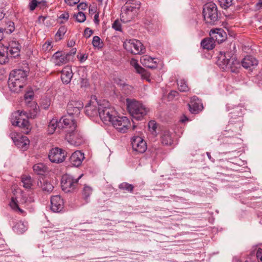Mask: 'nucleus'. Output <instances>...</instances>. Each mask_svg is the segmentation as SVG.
I'll return each mask as SVG.
<instances>
[{
    "label": "nucleus",
    "mask_w": 262,
    "mask_h": 262,
    "mask_svg": "<svg viewBox=\"0 0 262 262\" xmlns=\"http://www.w3.org/2000/svg\"><path fill=\"white\" fill-rule=\"evenodd\" d=\"M64 125L62 126L66 133V139L71 145L78 146L84 143V139L80 132L76 130V124L72 118L65 117L61 119Z\"/></svg>",
    "instance_id": "obj_1"
},
{
    "label": "nucleus",
    "mask_w": 262,
    "mask_h": 262,
    "mask_svg": "<svg viewBox=\"0 0 262 262\" xmlns=\"http://www.w3.org/2000/svg\"><path fill=\"white\" fill-rule=\"evenodd\" d=\"M28 71L23 69H15L9 74L8 86L11 92L19 93L25 85Z\"/></svg>",
    "instance_id": "obj_2"
},
{
    "label": "nucleus",
    "mask_w": 262,
    "mask_h": 262,
    "mask_svg": "<svg viewBox=\"0 0 262 262\" xmlns=\"http://www.w3.org/2000/svg\"><path fill=\"white\" fill-rule=\"evenodd\" d=\"M126 101L129 113L137 120L142 119L149 112L148 108L135 99L127 98Z\"/></svg>",
    "instance_id": "obj_3"
},
{
    "label": "nucleus",
    "mask_w": 262,
    "mask_h": 262,
    "mask_svg": "<svg viewBox=\"0 0 262 262\" xmlns=\"http://www.w3.org/2000/svg\"><path fill=\"white\" fill-rule=\"evenodd\" d=\"M117 112L110 103L105 100L100 101L99 107V115L101 120L105 124L110 123L115 118Z\"/></svg>",
    "instance_id": "obj_4"
},
{
    "label": "nucleus",
    "mask_w": 262,
    "mask_h": 262,
    "mask_svg": "<svg viewBox=\"0 0 262 262\" xmlns=\"http://www.w3.org/2000/svg\"><path fill=\"white\" fill-rule=\"evenodd\" d=\"M26 118V113L18 110L12 114L10 120L13 125L20 127L24 134H28L30 131V124Z\"/></svg>",
    "instance_id": "obj_5"
},
{
    "label": "nucleus",
    "mask_w": 262,
    "mask_h": 262,
    "mask_svg": "<svg viewBox=\"0 0 262 262\" xmlns=\"http://www.w3.org/2000/svg\"><path fill=\"white\" fill-rule=\"evenodd\" d=\"M140 7L139 1L135 3L127 4L121 8V20L123 23H127L133 19L137 14L138 10Z\"/></svg>",
    "instance_id": "obj_6"
},
{
    "label": "nucleus",
    "mask_w": 262,
    "mask_h": 262,
    "mask_svg": "<svg viewBox=\"0 0 262 262\" xmlns=\"http://www.w3.org/2000/svg\"><path fill=\"white\" fill-rule=\"evenodd\" d=\"M203 15L206 23L214 24L219 18L217 8L215 4L209 2L206 4L203 7Z\"/></svg>",
    "instance_id": "obj_7"
},
{
    "label": "nucleus",
    "mask_w": 262,
    "mask_h": 262,
    "mask_svg": "<svg viewBox=\"0 0 262 262\" xmlns=\"http://www.w3.org/2000/svg\"><path fill=\"white\" fill-rule=\"evenodd\" d=\"M124 48L128 52L134 54L144 53L145 48L142 42L137 39H126L123 43Z\"/></svg>",
    "instance_id": "obj_8"
},
{
    "label": "nucleus",
    "mask_w": 262,
    "mask_h": 262,
    "mask_svg": "<svg viewBox=\"0 0 262 262\" xmlns=\"http://www.w3.org/2000/svg\"><path fill=\"white\" fill-rule=\"evenodd\" d=\"M82 176L83 174H81L77 179H74L70 174L63 175L61 181V186L62 190L66 193L74 191L78 185V180Z\"/></svg>",
    "instance_id": "obj_9"
},
{
    "label": "nucleus",
    "mask_w": 262,
    "mask_h": 262,
    "mask_svg": "<svg viewBox=\"0 0 262 262\" xmlns=\"http://www.w3.org/2000/svg\"><path fill=\"white\" fill-rule=\"evenodd\" d=\"M110 123L118 132L122 133H126L130 125V122L128 118L125 116H119L118 114Z\"/></svg>",
    "instance_id": "obj_10"
},
{
    "label": "nucleus",
    "mask_w": 262,
    "mask_h": 262,
    "mask_svg": "<svg viewBox=\"0 0 262 262\" xmlns=\"http://www.w3.org/2000/svg\"><path fill=\"white\" fill-rule=\"evenodd\" d=\"M72 52L69 53H62L60 52H56L54 54L52 57L53 63L56 66H61L67 63L70 60V57L72 55H74L76 53L75 49L72 50Z\"/></svg>",
    "instance_id": "obj_11"
},
{
    "label": "nucleus",
    "mask_w": 262,
    "mask_h": 262,
    "mask_svg": "<svg viewBox=\"0 0 262 262\" xmlns=\"http://www.w3.org/2000/svg\"><path fill=\"white\" fill-rule=\"evenodd\" d=\"M231 55L230 52H220L218 56L217 64L223 70H228L234 71L231 69Z\"/></svg>",
    "instance_id": "obj_12"
},
{
    "label": "nucleus",
    "mask_w": 262,
    "mask_h": 262,
    "mask_svg": "<svg viewBox=\"0 0 262 262\" xmlns=\"http://www.w3.org/2000/svg\"><path fill=\"white\" fill-rule=\"evenodd\" d=\"M66 155L64 150L56 147L50 151L48 157L52 162L59 163L62 162L65 160Z\"/></svg>",
    "instance_id": "obj_13"
},
{
    "label": "nucleus",
    "mask_w": 262,
    "mask_h": 262,
    "mask_svg": "<svg viewBox=\"0 0 262 262\" xmlns=\"http://www.w3.org/2000/svg\"><path fill=\"white\" fill-rule=\"evenodd\" d=\"M132 145L134 151L142 154L147 149L145 141L140 137L136 136L132 139Z\"/></svg>",
    "instance_id": "obj_14"
},
{
    "label": "nucleus",
    "mask_w": 262,
    "mask_h": 262,
    "mask_svg": "<svg viewBox=\"0 0 262 262\" xmlns=\"http://www.w3.org/2000/svg\"><path fill=\"white\" fill-rule=\"evenodd\" d=\"M100 102H98L96 99L91 100L90 103L85 107V114L90 117L96 116L99 114V107Z\"/></svg>",
    "instance_id": "obj_15"
},
{
    "label": "nucleus",
    "mask_w": 262,
    "mask_h": 262,
    "mask_svg": "<svg viewBox=\"0 0 262 262\" xmlns=\"http://www.w3.org/2000/svg\"><path fill=\"white\" fill-rule=\"evenodd\" d=\"M63 201L59 195H54L51 198V209L55 212H59L63 209Z\"/></svg>",
    "instance_id": "obj_16"
},
{
    "label": "nucleus",
    "mask_w": 262,
    "mask_h": 262,
    "mask_svg": "<svg viewBox=\"0 0 262 262\" xmlns=\"http://www.w3.org/2000/svg\"><path fill=\"white\" fill-rule=\"evenodd\" d=\"M84 159V154L80 151L77 150L72 154L70 161L71 164L75 167L80 166Z\"/></svg>",
    "instance_id": "obj_17"
},
{
    "label": "nucleus",
    "mask_w": 262,
    "mask_h": 262,
    "mask_svg": "<svg viewBox=\"0 0 262 262\" xmlns=\"http://www.w3.org/2000/svg\"><path fill=\"white\" fill-rule=\"evenodd\" d=\"M225 35L226 33L222 29L211 30L210 32V36L218 43L222 42L225 40Z\"/></svg>",
    "instance_id": "obj_18"
},
{
    "label": "nucleus",
    "mask_w": 262,
    "mask_h": 262,
    "mask_svg": "<svg viewBox=\"0 0 262 262\" xmlns=\"http://www.w3.org/2000/svg\"><path fill=\"white\" fill-rule=\"evenodd\" d=\"M4 49L6 50L7 55L16 57L19 55L20 46L15 42H12L8 47H4Z\"/></svg>",
    "instance_id": "obj_19"
},
{
    "label": "nucleus",
    "mask_w": 262,
    "mask_h": 262,
    "mask_svg": "<svg viewBox=\"0 0 262 262\" xmlns=\"http://www.w3.org/2000/svg\"><path fill=\"white\" fill-rule=\"evenodd\" d=\"M65 117H69L72 118L71 116H64L62 117L60 119L59 122H58V120L56 118H53L52 120H51L49 124L48 127V134L52 135L55 132L57 127V126L61 127L62 128L63 125H64L63 123H62V121L61 119H62L63 118Z\"/></svg>",
    "instance_id": "obj_20"
},
{
    "label": "nucleus",
    "mask_w": 262,
    "mask_h": 262,
    "mask_svg": "<svg viewBox=\"0 0 262 262\" xmlns=\"http://www.w3.org/2000/svg\"><path fill=\"white\" fill-rule=\"evenodd\" d=\"M15 144L21 150L25 151L28 148L30 141L26 136H21L14 140Z\"/></svg>",
    "instance_id": "obj_21"
},
{
    "label": "nucleus",
    "mask_w": 262,
    "mask_h": 262,
    "mask_svg": "<svg viewBox=\"0 0 262 262\" xmlns=\"http://www.w3.org/2000/svg\"><path fill=\"white\" fill-rule=\"evenodd\" d=\"M155 59V58H151L149 56L144 55L141 58L140 61L144 66L148 68L154 69L157 67V63Z\"/></svg>",
    "instance_id": "obj_22"
},
{
    "label": "nucleus",
    "mask_w": 262,
    "mask_h": 262,
    "mask_svg": "<svg viewBox=\"0 0 262 262\" xmlns=\"http://www.w3.org/2000/svg\"><path fill=\"white\" fill-rule=\"evenodd\" d=\"M258 64L257 60L252 56H246L242 61L243 67L246 69L255 67Z\"/></svg>",
    "instance_id": "obj_23"
},
{
    "label": "nucleus",
    "mask_w": 262,
    "mask_h": 262,
    "mask_svg": "<svg viewBox=\"0 0 262 262\" xmlns=\"http://www.w3.org/2000/svg\"><path fill=\"white\" fill-rule=\"evenodd\" d=\"M73 74L70 67H65L61 71V79L63 83L68 84L72 79Z\"/></svg>",
    "instance_id": "obj_24"
},
{
    "label": "nucleus",
    "mask_w": 262,
    "mask_h": 262,
    "mask_svg": "<svg viewBox=\"0 0 262 262\" xmlns=\"http://www.w3.org/2000/svg\"><path fill=\"white\" fill-rule=\"evenodd\" d=\"M161 143L165 145H170L172 143L171 135L168 130L162 132L161 136Z\"/></svg>",
    "instance_id": "obj_25"
},
{
    "label": "nucleus",
    "mask_w": 262,
    "mask_h": 262,
    "mask_svg": "<svg viewBox=\"0 0 262 262\" xmlns=\"http://www.w3.org/2000/svg\"><path fill=\"white\" fill-rule=\"evenodd\" d=\"M74 102H71L68 104L67 110L70 115H78L80 113V109L82 107V105L79 103L78 106H74Z\"/></svg>",
    "instance_id": "obj_26"
},
{
    "label": "nucleus",
    "mask_w": 262,
    "mask_h": 262,
    "mask_svg": "<svg viewBox=\"0 0 262 262\" xmlns=\"http://www.w3.org/2000/svg\"><path fill=\"white\" fill-rule=\"evenodd\" d=\"M46 7V2L44 1L38 2L37 0H31L28 5V8L31 11L34 10L37 7H39L40 9H43Z\"/></svg>",
    "instance_id": "obj_27"
},
{
    "label": "nucleus",
    "mask_w": 262,
    "mask_h": 262,
    "mask_svg": "<svg viewBox=\"0 0 262 262\" xmlns=\"http://www.w3.org/2000/svg\"><path fill=\"white\" fill-rule=\"evenodd\" d=\"M215 41L213 38L211 37L210 38H206L204 39L201 41V46L205 49L208 50H212L214 47Z\"/></svg>",
    "instance_id": "obj_28"
},
{
    "label": "nucleus",
    "mask_w": 262,
    "mask_h": 262,
    "mask_svg": "<svg viewBox=\"0 0 262 262\" xmlns=\"http://www.w3.org/2000/svg\"><path fill=\"white\" fill-rule=\"evenodd\" d=\"M28 228L27 223L25 222L19 221L14 226L13 229L18 234L23 233Z\"/></svg>",
    "instance_id": "obj_29"
},
{
    "label": "nucleus",
    "mask_w": 262,
    "mask_h": 262,
    "mask_svg": "<svg viewBox=\"0 0 262 262\" xmlns=\"http://www.w3.org/2000/svg\"><path fill=\"white\" fill-rule=\"evenodd\" d=\"M189 111L192 114H197L203 108L202 104L197 102H191L188 104Z\"/></svg>",
    "instance_id": "obj_30"
},
{
    "label": "nucleus",
    "mask_w": 262,
    "mask_h": 262,
    "mask_svg": "<svg viewBox=\"0 0 262 262\" xmlns=\"http://www.w3.org/2000/svg\"><path fill=\"white\" fill-rule=\"evenodd\" d=\"M177 83L180 91L186 92L189 91V88L185 80L180 79L178 81Z\"/></svg>",
    "instance_id": "obj_31"
},
{
    "label": "nucleus",
    "mask_w": 262,
    "mask_h": 262,
    "mask_svg": "<svg viewBox=\"0 0 262 262\" xmlns=\"http://www.w3.org/2000/svg\"><path fill=\"white\" fill-rule=\"evenodd\" d=\"M23 186L26 189H30L32 185L31 178L30 176H23L21 178Z\"/></svg>",
    "instance_id": "obj_32"
},
{
    "label": "nucleus",
    "mask_w": 262,
    "mask_h": 262,
    "mask_svg": "<svg viewBox=\"0 0 262 262\" xmlns=\"http://www.w3.org/2000/svg\"><path fill=\"white\" fill-rule=\"evenodd\" d=\"M33 169L37 174H42L45 171L46 167L42 163H38L33 166Z\"/></svg>",
    "instance_id": "obj_33"
},
{
    "label": "nucleus",
    "mask_w": 262,
    "mask_h": 262,
    "mask_svg": "<svg viewBox=\"0 0 262 262\" xmlns=\"http://www.w3.org/2000/svg\"><path fill=\"white\" fill-rule=\"evenodd\" d=\"M130 64L135 68L138 73L142 74L144 72V69L142 68L138 63L137 60L132 59L130 61Z\"/></svg>",
    "instance_id": "obj_34"
},
{
    "label": "nucleus",
    "mask_w": 262,
    "mask_h": 262,
    "mask_svg": "<svg viewBox=\"0 0 262 262\" xmlns=\"http://www.w3.org/2000/svg\"><path fill=\"white\" fill-rule=\"evenodd\" d=\"M41 188L43 191L51 192L53 190L54 186L50 182L43 181Z\"/></svg>",
    "instance_id": "obj_35"
},
{
    "label": "nucleus",
    "mask_w": 262,
    "mask_h": 262,
    "mask_svg": "<svg viewBox=\"0 0 262 262\" xmlns=\"http://www.w3.org/2000/svg\"><path fill=\"white\" fill-rule=\"evenodd\" d=\"M119 188L123 190L132 192L133 190L134 186L132 184L124 182L119 185Z\"/></svg>",
    "instance_id": "obj_36"
},
{
    "label": "nucleus",
    "mask_w": 262,
    "mask_h": 262,
    "mask_svg": "<svg viewBox=\"0 0 262 262\" xmlns=\"http://www.w3.org/2000/svg\"><path fill=\"white\" fill-rule=\"evenodd\" d=\"M218 2L220 6L224 9L228 8L233 4V0H218Z\"/></svg>",
    "instance_id": "obj_37"
},
{
    "label": "nucleus",
    "mask_w": 262,
    "mask_h": 262,
    "mask_svg": "<svg viewBox=\"0 0 262 262\" xmlns=\"http://www.w3.org/2000/svg\"><path fill=\"white\" fill-rule=\"evenodd\" d=\"M34 98V92L30 91L26 93L24 95V99L26 103H30Z\"/></svg>",
    "instance_id": "obj_38"
},
{
    "label": "nucleus",
    "mask_w": 262,
    "mask_h": 262,
    "mask_svg": "<svg viewBox=\"0 0 262 262\" xmlns=\"http://www.w3.org/2000/svg\"><path fill=\"white\" fill-rule=\"evenodd\" d=\"M74 16L77 21L79 23H83L86 19V16L84 13L82 12H79L77 14H74Z\"/></svg>",
    "instance_id": "obj_39"
},
{
    "label": "nucleus",
    "mask_w": 262,
    "mask_h": 262,
    "mask_svg": "<svg viewBox=\"0 0 262 262\" xmlns=\"http://www.w3.org/2000/svg\"><path fill=\"white\" fill-rule=\"evenodd\" d=\"M92 192V189L89 186H85L83 188V196L85 199H87L90 195L91 194Z\"/></svg>",
    "instance_id": "obj_40"
},
{
    "label": "nucleus",
    "mask_w": 262,
    "mask_h": 262,
    "mask_svg": "<svg viewBox=\"0 0 262 262\" xmlns=\"http://www.w3.org/2000/svg\"><path fill=\"white\" fill-rule=\"evenodd\" d=\"M53 48L52 42L51 41H47L42 46L43 51H50Z\"/></svg>",
    "instance_id": "obj_41"
},
{
    "label": "nucleus",
    "mask_w": 262,
    "mask_h": 262,
    "mask_svg": "<svg viewBox=\"0 0 262 262\" xmlns=\"http://www.w3.org/2000/svg\"><path fill=\"white\" fill-rule=\"evenodd\" d=\"M148 127L150 131L154 134L156 132L157 127V123L154 120L150 121L148 123Z\"/></svg>",
    "instance_id": "obj_42"
},
{
    "label": "nucleus",
    "mask_w": 262,
    "mask_h": 262,
    "mask_svg": "<svg viewBox=\"0 0 262 262\" xmlns=\"http://www.w3.org/2000/svg\"><path fill=\"white\" fill-rule=\"evenodd\" d=\"M102 43V42L101 41V39L99 36H95L93 37L92 44L94 47H100Z\"/></svg>",
    "instance_id": "obj_43"
},
{
    "label": "nucleus",
    "mask_w": 262,
    "mask_h": 262,
    "mask_svg": "<svg viewBox=\"0 0 262 262\" xmlns=\"http://www.w3.org/2000/svg\"><path fill=\"white\" fill-rule=\"evenodd\" d=\"M112 28L118 31H121V24L118 19L116 20L112 24Z\"/></svg>",
    "instance_id": "obj_44"
},
{
    "label": "nucleus",
    "mask_w": 262,
    "mask_h": 262,
    "mask_svg": "<svg viewBox=\"0 0 262 262\" xmlns=\"http://www.w3.org/2000/svg\"><path fill=\"white\" fill-rule=\"evenodd\" d=\"M5 50L3 49V51H0V64H3L7 61V58L5 54Z\"/></svg>",
    "instance_id": "obj_45"
},
{
    "label": "nucleus",
    "mask_w": 262,
    "mask_h": 262,
    "mask_svg": "<svg viewBox=\"0 0 262 262\" xmlns=\"http://www.w3.org/2000/svg\"><path fill=\"white\" fill-rule=\"evenodd\" d=\"M69 17V13L68 12H65L60 15V16H59V18L63 20L61 21V23H63L68 20Z\"/></svg>",
    "instance_id": "obj_46"
},
{
    "label": "nucleus",
    "mask_w": 262,
    "mask_h": 262,
    "mask_svg": "<svg viewBox=\"0 0 262 262\" xmlns=\"http://www.w3.org/2000/svg\"><path fill=\"white\" fill-rule=\"evenodd\" d=\"M65 32H66L65 28L63 27H60L58 29L57 32L56 33V36H59L60 37V38H61V37L64 35Z\"/></svg>",
    "instance_id": "obj_47"
},
{
    "label": "nucleus",
    "mask_w": 262,
    "mask_h": 262,
    "mask_svg": "<svg viewBox=\"0 0 262 262\" xmlns=\"http://www.w3.org/2000/svg\"><path fill=\"white\" fill-rule=\"evenodd\" d=\"M93 31L89 28H86L84 31V36L88 38H89L93 34Z\"/></svg>",
    "instance_id": "obj_48"
},
{
    "label": "nucleus",
    "mask_w": 262,
    "mask_h": 262,
    "mask_svg": "<svg viewBox=\"0 0 262 262\" xmlns=\"http://www.w3.org/2000/svg\"><path fill=\"white\" fill-rule=\"evenodd\" d=\"M10 205L11 207L15 210H16V209L17 208V207H19L14 198H12L11 202H10Z\"/></svg>",
    "instance_id": "obj_49"
},
{
    "label": "nucleus",
    "mask_w": 262,
    "mask_h": 262,
    "mask_svg": "<svg viewBox=\"0 0 262 262\" xmlns=\"http://www.w3.org/2000/svg\"><path fill=\"white\" fill-rule=\"evenodd\" d=\"M80 0H64L66 3L70 6H74L79 2Z\"/></svg>",
    "instance_id": "obj_50"
},
{
    "label": "nucleus",
    "mask_w": 262,
    "mask_h": 262,
    "mask_svg": "<svg viewBox=\"0 0 262 262\" xmlns=\"http://www.w3.org/2000/svg\"><path fill=\"white\" fill-rule=\"evenodd\" d=\"M256 257L259 262H262V249L259 248L256 252Z\"/></svg>",
    "instance_id": "obj_51"
},
{
    "label": "nucleus",
    "mask_w": 262,
    "mask_h": 262,
    "mask_svg": "<svg viewBox=\"0 0 262 262\" xmlns=\"http://www.w3.org/2000/svg\"><path fill=\"white\" fill-rule=\"evenodd\" d=\"M178 95V92L176 91H171L168 94V98L171 99L177 96Z\"/></svg>",
    "instance_id": "obj_52"
},
{
    "label": "nucleus",
    "mask_w": 262,
    "mask_h": 262,
    "mask_svg": "<svg viewBox=\"0 0 262 262\" xmlns=\"http://www.w3.org/2000/svg\"><path fill=\"white\" fill-rule=\"evenodd\" d=\"M86 4L84 3H81L77 6V8L79 10H85L86 9Z\"/></svg>",
    "instance_id": "obj_53"
},
{
    "label": "nucleus",
    "mask_w": 262,
    "mask_h": 262,
    "mask_svg": "<svg viewBox=\"0 0 262 262\" xmlns=\"http://www.w3.org/2000/svg\"><path fill=\"white\" fill-rule=\"evenodd\" d=\"M9 26L10 29H9L10 33H12L14 30V24L12 21H9Z\"/></svg>",
    "instance_id": "obj_54"
},
{
    "label": "nucleus",
    "mask_w": 262,
    "mask_h": 262,
    "mask_svg": "<svg viewBox=\"0 0 262 262\" xmlns=\"http://www.w3.org/2000/svg\"><path fill=\"white\" fill-rule=\"evenodd\" d=\"M47 17L43 16H40L38 18V21L39 23H43Z\"/></svg>",
    "instance_id": "obj_55"
},
{
    "label": "nucleus",
    "mask_w": 262,
    "mask_h": 262,
    "mask_svg": "<svg viewBox=\"0 0 262 262\" xmlns=\"http://www.w3.org/2000/svg\"><path fill=\"white\" fill-rule=\"evenodd\" d=\"M5 30V29L0 28V41L2 40L4 37V32Z\"/></svg>",
    "instance_id": "obj_56"
},
{
    "label": "nucleus",
    "mask_w": 262,
    "mask_h": 262,
    "mask_svg": "<svg viewBox=\"0 0 262 262\" xmlns=\"http://www.w3.org/2000/svg\"><path fill=\"white\" fill-rule=\"evenodd\" d=\"M16 211H18L20 213H21L23 215H24V214H25L24 211L23 210H22L21 209H20L19 207H17Z\"/></svg>",
    "instance_id": "obj_57"
},
{
    "label": "nucleus",
    "mask_w": 262,
    "mask_h": 262,
    "mask_svg": "<svg viewBox=\"0 0 262 262\" xmlns=\"http://www.w3.org/2000/svg\"><path fill=\"white\" fill-rule=\"evenodd\" d=\"M94 21L96 24L99 23L98 15L95 14V18H94Z\"/></svg>",
    "instance_id": "obj_58"
},
{
    "label": "nucleus",
    "mask_w": 262,
    "mask_h": 262,
    "mask_svg": "<svg viewBox=\"0 0 262 262\" xmlns=\"http://www.w3.org/2000/svg\"><path fill=\"white\" fill-rule=\"evenodd\" d=\"M97 1L99 3V4L100 5H102L103 3V0H97ZM107 2H108V0H105L104 4H105V5H107Z\"/></svg>",
    "instance_id": "obj_59"
},
{
    "label": "nucleus",
    "mask_w": 262,
    "mask_h": 262,
    "mask_svg": "<svg viewBox=\"0 0 262 262\" xmlns=\"http://www.w3.org/2000/svg\"><path fill=\"white\" fill-rule=\"evenodd\" d=\"M257 8H259L262 6V0H259L256 4Z\"/></svg>",
    "instance_id": "obj_60"
},
{
    "label": "nucleus",
    "mask_w": 262,
    "mask_h": 262,
    "mask_svg": "<svg viewBox=\"0 0 262 262\" xmlns=\"http://www.w3.org/2000/svg\"><path fill=\"white\" fill-rule=\"evenodd\" d=\"M188 120V118L186 116H184L183 118L181 119V122H184L185 121Z\"/></svg>",
    "instance_id": "obj_61"
},
{
    "label": "nucleus",
    "mask_w": 262,
    "mask_h": 262,
    "mask_svg": "<svg viewBox=\"0 0 262 262\" xmlns=\"http://www.w3.org/2000/svg\"><path fill=\"white\" fill-rule=\"evenodd\" d=\"M5 14L1 12H0V20H2L4 17Z\"/></svg>",
    "instance_id": "obj_62"
},
{
    "label": "nucleus",
    "mask_w": 262,
    "mask_h": 262,
    "mask_svg": "<svg viewBox=\"0 0 262 262\" xmlns=\"http://www.w3.org/2000/svg\"><path fill=\"white\" fill-rule=\"evenodd\" d=\"M206 154H207V156H208V158H209L210 160H211V158H212V157H211V156L209 152H206Z\"/></svg>",
    "instance_id": "obj_63"
},
{
    "label": "nucleus",
    "mask_w": 262,
    "mask_h": 262,
    "mask_svg": "<svg viewBox=\"0 0 262 262\" xmlns=\"http://www.w3.org/2000/svg\"><path fill=\"white\" fill-rule=\"evenodd\" d=\"M135 128H136V126L134 125L133 126V130L135 129Z\"/></svg>",
    "instance_id": "obj_64"
}]
</instances>
